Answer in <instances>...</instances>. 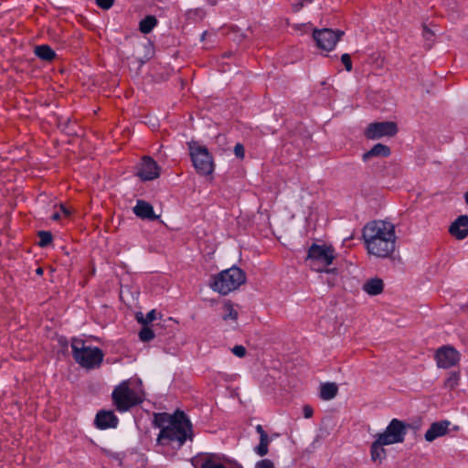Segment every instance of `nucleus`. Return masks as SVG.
I'll return each instance as SVG.
<instances>
[{"label":"nucleus","mask_w":468,"mask_h":468,"mask_svg":"<svg viewBox=\"0 0 468 468\" xmlns=\"http://www.w3.org/2000/svg\"><path fill=\"white\" fill-rule=\"evenodd\" d=\"M459 383V375L458 374H452L445 381V387L453 389L457 387Z\"/></svg>","instance_id":"obj_31"},{"label":"nucleus","mask_w":468,"mask_h":468,"mask_svg":"<svg viewBox=\"0 0 468 468\" xmlns=\"http://www.w3.org/2000/svg\"><path fill=\"white\" fill-rule=\"evenodd\" d=\"M395 226L388 221L374 220L366 224L363 228L362 237L365 243L375 241L383 237H394Z\"/></svg>","instance_id":"obj_6"},{"label":"nucleus","mask_w":468,"mask_h":468,"mask_svg":"<svg viewBox=\"0 0 468 468\" xmlns=\"http://www.w3.org/2000/svg\"><path fill=\"white\" fill-rule=\"evenodd\" d=\"M465 203L468 205V191L464 194Z\"/></svg>","instance_id":"obj_44"},{"label":"nucleus","mask_w":468,"mask_h":468,"mask_svg":"<svg viewBox=\"0 0 468 468\" xmlns=\"http://www.w3.org/2000/svg\"><path fill=\"white\" fill-rule=\"evenodd\" d=\"M391 154L390 148L383 144H375L369 151L363 154V161L367 162L372 157H388Z\"/></svg>","instance_id":"obj_22"},{"label":"nucleus","mask_w":468,"mask_h":468,"mask_svg":"<svg viewBox=\"0 0 468 468\" xmlns=\"http://www.w3.org/2000/svg\"><path fill=\"white\" fill-rule=\"evenodd\" d=\"M95 424L101 430L115 428L118 424V418L111 410H101L96 415Z\"/></svg>","instance_id":"obj_14"},{"label":"nucleus","mask_w":468,"mask_h":468,"mask_svg":"<svg viewBox=\"0 0 468 468\" xmlns=\"http://www.w3.org/2000/svg\"><path fill=\"white\" fill-rule=\"evenodd\" d=\"M435 351H456L455 348L452 346H441L439 348H437Z\"/></svg>","instance_id":"obj_39"},{"label":"nucleus","mask_w":468,"mask_h":468,"mask_svg":"<svg viewBox=\"0 0 468 468\" xmlns=\"http://www.w3.org/2000/svg\"><path fill=\"white\" fill-rule=\"evenodd\" d=\"M112 397L118 410L127 411L144 399L141 379L133 378L122 381L114 388Z\"/></svg>","instance_id":"obj_1"},{"label":"nucleus","mask_w":468,"mask_h":468,"mask_svg":"<svg viewBox=\"0 0 468 468\" xmlns=\"http://www.w3.org/2000/svg\"><path fill=\"white\" fill-rule=\"evenodd\" d=\"M88 339L83 338H72L71 348L72 351H101L98 346H92L88 345Z\"/></svg>","instance_id":"obj_24"},{"label":"nucleus","mask_w":468,"mask_h":468,"mask_svg":"<svg viewBox=\"0 0 468 468\" xmlns=\"http://www.w3.org/2000/svg\"><path fill=\"white\" fill-rule=\"evenodd\" d=\"M435 360L439 367L448 368L455 366L460 357L457 353H436Z\"/></svg>","instance_id":"obj_18"},{"label":"nucleus","mask_w":468,"mask_h":468,"mask_svg":"<svg viewBox=\"0 0 468 468\" xmlns=\"http://www.w3.org/2000/svg\"><path fill=\"white\" fill-rule=\"evenodd\" d=\"M37 236L39 238L38 246L41 248H45L52 242L53 237L49 231L41 230L37 233Z\"/></svg>","instance_id":"obj_28"},{"label":"nucleus","mask_w":468,"mask_h":468,"mask_svg":"<svg viewBox=\"0 0 468 468\" xmlns=\"http://www.w3.org/2000/svg\"><path fill=\"white\" fill-rule=\"evenodd\" d=\"M58 341L60 344L62 348H67L68 347V341H67V339L65 337L60 336L58 339Z\"/></svg>","instance_id":"obj_40"},{"label":"nucleus","mask_w":468,"mask_h":468,"mask_svg":"<svg viewBox=\"0 0 468 468\" xmlns=\"http://www.w3.org/2000/svg\"><path fill=\"white\" fill-rule=\"evenodd\" d=\"M139 337L143 342H149L154 338V333L152 328L144 325L139 332Z\"/></svg>","instance_id":"obj_29"},{"label":"nucleus","mask_w":468,"mask_h":468,"mask_svg":"<svg viewBox=\"0 0 468 468\" xmlns=\"http://www.w3.org/2000/svg\"><path fill=\"white\" fill-rule=\"evenodd\" d=\"M341 61L344 64L345 69H346V71L350 72L352 70V69H353L352 60H351L350 55L347 54V53L343 54L341 56Z\"/></svg>","instance_id":"obj_32"},{"label":"nucleus","mask_w":468,"mask_h":468,"mask_svg":"<svg viewBox=\"0 0 468 468\" xmlns=\"http://www.w3.org/2000/svg\"><path fill=\"white\" fill-rule=\"evenodd\" d=\"M368 254L377 258L387 259L392 256L396 248V235L383 237L380 239L365 243Z\"/></svg>","instance_id":"obj_8"},{"label":"nucleus","mask_w":468,"mask_h":468,"mask_svg":"<svg viewBox=\"0 0 468 468\" xmlns=\"http://www.w3.org/2000/svg\"><path fill=\"white\" fill-rule=\"evenodd\" d=\"M254 468H276V465L272 460L264 458L258 461Z\"/></svg>","instance_id":"obj_30"},{"label":"nucleus","mask_w":468,"mask_h":468,"mask_svg":"<svg viewBox=\"0 0 468 468\" xmlns=\"http://www.w3.org/2000/svg\"><path fill=\"white\" fill-rule=\"evenodd\" d=\"M137 176L143 181L156 179L160 176V167L150 156H144Z\"/></svg>","instance_id":"obj_11"},{"label":"nucleus","mask_w":468,"mask_h":468,"mask_svg":"<svg viewBox=\"0 0 468 468\" xmlns=\"http://www.w3.org/2000/svg\"><path fill=\"white\" fill-rule=\"evenodd\" d=\"M189 154L195 169L200 176L211 175L214 171L213 157L206 146L197 142L188 143Z\"/></svg>","instance_id":"obj_5"},{"label":"nucleus","mask_w":468,"mask_h":468,"mask_svg":"<svg viewBox=\"0 0 468 468\" xmlns=\"http://www.w3.org/2000/svg\"><path fill=\"white\" fill-rule=\"evenodd\" d=\"M343 34L344 32L340 30L334 31L329 28H324L314 30L313 37L318 48L324 50H332Z\"/></svg>","instance_id":"obj_10"},{"label":"nucleus","mask_w":468,"mask_h":468,"mask_svg":"<svg viewBox=\"0 0 468 468\" xmlns=\"http://www.w3.org/2000/svg\"><path fill=\"white\" fill-rule=\"evenodd\" d=\"M398 133L397 123L394 122H377L370 123L365 130V136L370 140H378L383 136H394Z\"/></svg>","instance_id":"obj_9"},{"label":"nucleus","mask_w":468,"mask_h":468,"mask_svg":"<svg viewBox=\"0 0 468 468\" xmlns=\"http://www.w3.org/2000/svg\"><path fill=\"white\" fill-rule=\"evenodd\" d=\"M35 55L41 60L50 62L56 58L55 51L48 45H39L35 47Z\"/></svg>","instance_id":"obj_23"},{"label":"nucleus","mask_w":468,"mask_h":468,"mask_svg":"<svg viewBox=\"0 0 468 468\" xmlns=\"http://www.w3.org/2000/svg\"><path fill=\"white\" fill-rule=\"evenodd\" d=\"M60 210L66 217H69L70 215L69 209L66 207L63 204L60 205Z\"/></svg>","instance_id":"obj_42"},{"label":"nucleus","mask_w":468,"mask_h":468,"mask_svg":"<svg viewBox=\"0 0 468 468\" xmlns=\"http://www.w3.org/2000/svg\"><path fill=\"white\" fill-rule=\"evenodd\" d=\"M303 410L304 418L309 419L313 416L314 411L310 406H308V405L304 406Z\"/></svg>","instance_id":"obj_38"},{"label":"nucleus","mask_w":468,"mask_h":468,"mask_svg":"<svg viewBox=\"0 0 468 468\" xmlns=\"http://www.w3.org/2000/svg\"><path fill=\"white\" fill-rule=\"evenodd\" d=\"M74 360L83 368L97 367L102 362V353H72Z\"/></svg>","instance_id":"obj_12"},{"label":"nucleus","mask_w":468,"mask_h":468,"mask_svg":"<svg viewBox=\"0 0 468 468\" xmlns=\"http://www.w3.org/2000/svg\"><path fill=\"white\" fill-rule=\"evenodd\" d=\"M408 424L398 419H393L386 429L376 435L388 445L401 443L405 440Z\"/></svg>","instance_id":"obj_7"},{"label":"nucleus","mask_w":468,"mask_h":468,"mask_svg":"<svg viewBox=\"0 0 468 468\" xmlns=\"http://www.w3.org/2000/svg\"><path fill=\"white\" fill-rule=\"evenodd\" d=\"M256 431L260 434V443L254 448V452L257 455L263 457L269 452V444L271 443V439L265 432L261 425H257Z\"/></svg>","instance_id":"obj_17"},{"label":"nucleus","mask_w":468,"mask_h":468,"mask_svg":"<svg viewBox=\"0 0 468 468\" xmlns=\"http://www.w3.org/2000/svg\"><path fill=\"white\" fill-rule=\"evenodd\" d=\"M201 468H226L222 463L216 462L214 460L206 461Z\"/></svg>","instance_id":"obj_34"},{"label":"nucleus","mask_w":468,"mask_h":468,"mask_svg":"<svg viewBox=\"0 0 468 468\" xmlns=\"http://www.w3.org/2000/svg\"><path fill=\"white\" fill-rule=\"evenodd\" d=\"M338 394V385L335 382L321 383L319 388V397L323 400H331Z\"/></svg>","instance_id":"obj_21"},{"label":"nucleus","mask_w":468,"mask_h":468,"mask_svg":"<svg viewBox=\"0 0 468 468\" xmlns=\"http://www.w3.org/2000/svg\"><path fill=\"white\" fill-rule=\"evenodd\" d=\"M313 0H302L292 5V8L293 12H299L304 5L305 3H311Z\"/></svg>","instance_id":"obj_36"},{"label":"nucleus","mask_w":468,"mask_h":468,"mask_svg":"<svg viewBox=\"0 0 468 468\" xmlns=\"http://www.w3.org/2000/svg\"><path fill=\"white\" fill-rule=\"evenodd\" d=\"M157 19L154 16H146L139 23V29L144 34H149L157 25Z\"/></svg>","instance_id":"obj_25"},{"label":"nucleus","mask_w":468,"mask_h":468,"mask_svg":"<svg viewBox=\"0 0 468 468\" xmlns=\"http://www.w3.org/2000/svg\"><path fill=\"white\" fill-rule=\"evenodd\" d=\"M42 272H43V271H42V269H41V268H38V269L37 270V273L41 274Z\"/></svg>","instance_id":"obj_46"},{"label":"nucleus","mask_w":468,"mask_h":468,"mask_svg":"<svg viewBox=\"0 0 468 468\" xmlns=\"http://www.w3.org/2000/svg\"><path fill=\"white\" fill-rule=\"evenodd\" d=\"M384 290V282L382 279L375 277L368 279L363 284V291L368 295L376 296L380 294Z\"/></svg>","instance_id":"obj_19"},{"label":"nucleus","mask_w":468,"mask_h":468,"mask_svg":"<svg viewBox=\"0 0 468 468\" xmlns=\"http://www.w3.org/2000/svg\"><path fill=\"white\" fill-rule=\"evenodd\" d=\"M335 259V251L331 245H318L314 243L308 249L305 261L309 266L319 272L324 271L327 274H336V269H327Z\"/></svg>","instance_id":"obj_4"},{"label":"nucleus","mask_w":468,"mask_h":468,"mask_svg":"<svg viewBox=\"0 0 468 468\" xmlns=\"http://www.w3.org/2000/svg\"><path fill=\"white\" fill-rule=\"evenodd\" d=\"M449 233L458 240L468 237V216H459L449 227Z\"/></svg>","instance_id":"obj_13"},{"label":"nucleus","mask_w":468,"mask_h":468,"mask_svg":"<svg viewBox=\"0 0 468 468\" xmlns=\"http://www.w3.org/2000/svg\"><path fill=\"white\" fill-rule=\"evenodd\" d=\"M234 154L238 158L243 159L245 156L244 146L239 143L236 144V145L234 146Z\"/></svg>","instance_id":"obj_35"},{"label":"nucleus","mask_w":468,"mask_h":468,"mask_svg":"<svg viewBox=\"0 0 468 468\" xmlns=\"http://www.w3.org/2000/svg\"><path fill=\"white\" fill-rule=\"evenodd\" d=\"M136 319L143 325H147L148 324L152 323L154 320L156 319V311L151 310L149 313H147L145 316H144L142 313H137Z\"/></svg>","instance_id":"obj_27"},{"label":"nucleus","mask_w":468,"mask_h":468,"mask_svg":"<svg viewBox=\"0 0 468 468\" xmlns=\"http://www.w3.org/2000/svg\"><path fill=\"white\" fill-rule=\"evenodd\" d=\"M96 5L103 10L110 9L114 3V0H95Z\"/></svg>","instance_id":"obj_33"},{"label":"nucleus","mask_w":468,"mask_h":468,"mask_svg":"<svg viewBox=\"0 0 468 468\" xmlns=\"http://www.w3.org/2000/svg\"><path fill=\"white\" fill-rule=\"evenodd\" d=\"M423 37L427 40H431L433 37V33L431 29H429L426 26L423 27V32H422Z\"/></svg>","instance_id":"obj_37"},{"label":"nucleus","mask_w":468,"mask_h":468,"mask_svg":"<svg viewBox=\"0 0 468 468\" xmlns=\"http://www.w3.org/2000/svg\"><path fill=\"white\" fill-rule=\"evenodd\" d=\"M328 283H329L330 286H333L335 284L334 282H329V281H328Z\"/></svg>","instance_id":"obj_47"},{"label":"nucleus","mask_w":468,"mask_h":468,"mask_svg":"<svg viewBox=\"0 0 468 468\" xmlns=\"http://www.w3.org/2000/svg\"><path fill=\"white\" fill-rule=\"evenodd\" d=\"M59 218H60V214H59L58 212H56V213H54V214L51 216V218H52L53 220H58V219H59Z\"/></svg>","instance_id":"obj_43"},{"label":"nucleus","mask_w":468,"mask_h":468,"mask_svg":"<svg viewBox=\"0 0 468 468\" xmlns=\"http://www.w3.org/2000/svg\"><path fill=\"white\" fill-rule=\"evenodd\" d=\"M246 279L245 271L234 265L212 276L209 286L213 291L227 295L244 284Z\"/></svg>","instance_id":"obj_3"},{"label":"nucleus","mask_w":468,"mask_h":468,"mask_svg":"<svg viewBox=\"0 0 468 468\" xmlns=\"http://www.w3.org/2000/svg\"><path fill=\"white\" fill-rule=\"evenodd\" d=\"M245 353H241V352H239V353H236V355L239 356V357H243Z\"/></svg>","instance_id":"obj_45"},{"label":"nucleus","mask_w":468,"mask_h":468,"mask_svg":"<svg viewBox=\"0 0 468 468\" xmlns=\"http://www.w3.org/2000/svg\"><path fill=\"white\" fill-rule=\"evenodd\" d=\"M223 320H233L236 321L238 319V312L234 309V306L230 301L225 302L223 305Z\"/></svg>","instance_id":"obj_26"},{"label":"nucleus","mask_w":468,"mask_h":468,"mask_svg":"<svg viewBox=\"0 0 468 468\" xmlns=\"http://www.w3.org/2000/svg\"><path fill=\"white\" fill-rule=\"evenodd\" d=\"M230 351H246V347L242 345H236L230 349Z\"/></svg>","instance_id":"obj_41"},{"label":"nucleus","mask_w":468,"mask_h":468,"mask_svg":"<svg viewBox=\"0 0 468 468\" xmlns=\"http://www.w3.org/2000/svg\"><path fill=\"white\" fill-rule=\"evenodd\" d=\"M133 211L142 219L155 220L159 218L154 214L153 206L142 199L137 200Z\"/></svg>","instance_id":"obj_16"},{"label":"nucleus","mask_w":468,"mask_h":468,"mask_svg":"<svg viewBox=\"0 0 468 468\" xmlns=\"http://www.w3.org/2000/svg\"><path fill=\"white\" fill-rule=\"evenodd\" d=\"M385 446L388 445L376 437V440L372 442L370 448V455L373 462L382 463L386 459L387 454L386 450L384 449Z\"/></svg>","instance_id":"obj_20"},{"label":"nucleus","mask_w":468,"mask_h":468,"mask_svg":"<svg viewBox=\"0 0 468 468\" xmlns=\"http://www.w3.org/2000/svg\"><path fill=\"white\" fill-rule=\"evenodd\" d=\"M164 424L158 436V442L176 441L181 446L186 439L191 437V424L183 412H176L174 415H165Z\"/></svg>","instance_id":"obj_2"},{"label":"nucleus","mask_w":468,"mask_h":468,"mask_svg":"<svg viewBox=\"0 0 468 468\" xmlns=\"http://www.w3.org/2000/svg\"><path fill=\"white\" fill-rule=\"evenodd\" d=\"M450 422L447 420L432 423L425 432V440L429 442L444 436L449 431Z\"/></svg>","instance_id":"obj_15"}]
</instances>
